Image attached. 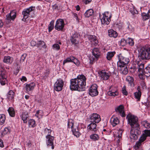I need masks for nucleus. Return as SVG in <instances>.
<instances>
[{
	"label": "nucleus",
	"mask_w": 150,
	"mask_h": 150,
	"mask_svg": "<svg viewBox=\"0 0 150 150\" xmlns=\"http://www.w3.org/2000/svg\"><path fill=\"white\" fill-rule=\"evenodd\" d=\"M86 78L83 75H79L77 78L70 80V88L72 90L81 91L86 85Z\"/></svg>",
	"instance_id": "1"
},
{
	"label": "nucleus",
	"mask_w": 150,
	"mask_h": 150,
	"mask_svg": "<svg viewBox=\"0 0 150 150\" xmlns=\"http://www.w3.org/2000/svg\"><path fill=\"white\" fill-rule=\"evenodd\" d=\"M138 58L140 60L150 59V47L146 45L138 49Z\"/></svg>",
	"instance_id": "2"
},
{
	"label": "nucleus",
	"mask_w": 150,
	"mask_h": 150,
	"mask_svg": "<svg viewBox=\"0 0 150 150\" xmlns=\"http://www.w3.org/2000/svg\"><path fill=\"white\" fill-rule=\"evenodd\" d=\"M126 119L127 120L128 124L131 127V129L140 128L138 122V118L137 117L129 113L127 115Z\"/></svg>",
	"instance_id": "3"
},
{
	"label": "nucleus",
	"mask_w": 150,
	"mask_h": 150,
	"mask_svg": "<svg viewBox=\"0 0 150 150\" xmlns=\"http://www.w3.org/2000/svg\"><path fill=\"white\" fill-rule=\"evenodd\" d=\"M119 61L117 62L118 67H123L126 66L129 62V59L128 58L126 57L121 54L118 55Z\"/></svg>",
	"instance_id": "4"
},
{
	"label": "nucleus",
	"mask_w": 150,
	"mask_h": 150,
	"mask_svg": "<svg viewBox=\"0 0 150 150\" xmlns=\"http://www.w3.org/2000/svg\"><path fill=\"white\" fill-rule=\"evenodd\" d=\"M111 17V15L108 12H105L103 13L102 15H100V18L102 24H109L110 21Z\"/></svg>",
	"instance_id": "5"
},
{
	"label": "nucleus",
	"mask_w": 150,
	"mask_h": 150,
	"mask_svg": "<svg viewBox=\"0 0 150 150\" xmlns=\"http://www.w3.org/2000/svg\"><path fill=\"white\" fill-rule=\"evenodd\" d=\"M0 67L1 69L0 71V83L2 85H5L7 81V76L6 71L3 69V67L1 64H0Z\"/></svg>",
	"instance_id": "6"
},
{
	"label": "nucleus",
	"mask_w": 150,
	"mask_h": 150,
	"mask_svg": "<svg viewBox=\"0 0 150 150\" xmlns=\"http://www.w3.org/2000/svg\"><path fill=\"white\" fill-rule=\"evenodd\" d=\"M140 128L131 129L130 131V138L132 140H136L137 139V135L141 134Z\"/></svg>",
	"instance_id": "7"
},
{
	"label": "nucleus",
	"mask_w": 150,
	"mask_h": 150,
	"mask_svg": "<svg viewBox=\"0 0 150 150\" xmlns=\"http://www.w3.org/2000/svg\"><path fill=\"white\" fill-rule=\"evenodd\" d=\"M119 92L117 87L112 86L109 88V91L108 92L109 96L114 97L118 95Z\"/></svg>",
	"instance_id": "8"
},
{
	"label": "nucleus",
	"mask_w": 150,
	"mask_h": 150,
	"mask_svg": "<svg viewBox=\"0 0 150 150\" xmlns=\"http://www.w3.org/2000/svg\"><path fill=\"white\" fill-rule=\"evenodd\" d=\"M98 86L96 84L92 85L89 89V94L92 97L96 96L98 94L97 90Z\"/></svg>",
	"instance_id": "9"
},
{
	"label": "nucleus",
	"mask_w": 150,
	"mask_h": 150,
	"mask_svg": "<svg viewBox=\"0 0 150 150\" xmlns=\"http://www.w3.org/2000/svg\"><path fill=\"white\" fill-rule=\"evenodd\" d=\"M64 85L63 81L61 79L57 80L54 85V89L57 91H61Z\"/></svg>",
	"instance_id": "10"
},
{
	"label": "nucleus",
	"mask_w": 150,
	"mask_h": 150,
	"mask_svg": "<svg viewBox=\"0 0 150 150\" xmlns=\"http://www.w3.org/2000/svg\"><path fill=\"white\" fill-rule=\"evenodd\" d=\"M64 26V21L62 19H58L56 21L55 28L58 31L62 30Z\"/></svg>",
	"instance_id": "11"
},
{
	"label": "nucleus",
	"mask_w": 150,
	"mask_h": 150,
	"mask_svg": "<svg viewBox=\"0 0 150 150\" xmlns=\"http://www.w3.org/2000/svg\"><path fill=\"white\" fill-rule=\"evenodd\" d=\"M89 120L91 122L98 123L101 121L100 115L97 113H93L90 116Z\"/></svg>",
	"instance_id": "12"
},
{
	"label": "nucleus",
	"mask_w": 150,
	"mask_h": 150,
	"mask_svg": "<svg viewBox=\"0 0 150 150\" xmlns=\"http://www.w3.org/2000/svg\"><path fill=\"white\" fill-rule=\"evenodd\" d=\"M33 6H31L25 9L23 11L22 13L23 16V18L22 19V20L24 21V19L25 20L28 17L30 13L33 11Z\"/></svg>",
	"instance_id": "13"
},
{
	"label": "nucleus",
	"mask_w": 150,
	"mask_h": 150,
	"mask_svg": "<svg viewBox=\"0 0 150 150\" xmlns=\"http://www.w3.org/2000/svg\"><path fill=\"white\" fill-rule=\"evenodd\" d=\"M46 138V144L47 146H51V148L52 149H54V146L53 145L54 137L52 136H47Z\"/></svg>",
	"instance_id": "14"
},
{
	"label": "nucleus",
	"mask_w": 150,
	"mask_h": 150,
	"mask_svg": "<svg viewBox=\"0 0 150 150\" xmlns=\"http://www.w3.org/2000/svg\"><path fill=\"white\" fill-rule=\"evenodd\" d=\"M100 75L102 79L103 80H107L111 76V74L109 72H107L104 70H102L100 72Z\"/></svg>",
	"instance_id": "15"
},
{
	"label": "nucleus",
	"mask_w": 150,
	"mask_h": 150,
	"mask_svg": "<svg viewBox=\"0 0 150 150\" xmlns=\"http://www.w3.org/2000/svg\"><path fill=\"white\" fill-rule=\"evenodd\" d=\"M115 111L119 113L122 117L125 116V114L124 111V107L122 105H121L118 106L116 108Z\"/></svg>",
	"instance_id": "16"
},
{
	"label": "nucleus",
	"mask_w": 150,
	"mask_h": 150,
	"mask_svg": "<svg viewBox=\"0 0 150 150\" xmlns=\"http://www.w3.org/2000/svg\"><path fill=\"white\" fill-rule=\"evenodd\" d=\"M91 122L88 126L87 129L96 132L98 130L97 128L96 123Z\"/></svg>",
	"instance_id": "17"
},
{
	"label": "nucleus",
	"mask_w": 150,
	"mask_h": 150,
	"mask_svg": "<svg viewBox=\"0 0 150 150\" xmlns=\"http://www.w3.org/2000/svg\"><path fill=\"white\" fill-rule=\"evenodd\" d=\"M78 39V36L77 34L75 33L71 36L70 40L72 44L76 45L79 43V41L77 40Z\"/></svg>",
	"instance_id": "18"
},
{
	"label": "nucleus",
	"mask_w": 150,
	"mask_h": 150,
	"mask_svg": "<svg viewBox=\"0 0 150 150\" xmlns=\"http://www.w3.org/2000/svg\"><path fill=\"white\" fill-rule=\"evenodd\" d=\"M88 38L89 40L94 45H96L98 43V41L96 37L92 35H89Z\"/></svg>",
	"instance_id": "19"
},
{
	"label": "nucleus",
	"mask_w": 150,
	"mask_h": 150,
	"mask_svg": "<svg viewBox=\"0 0 150 150\" xmlns=\"http://www.w3.org/2000/svg\"><path fill=\"white\" fill-rule=\"evenodd\" d=\"M35 86V84L34 82H32L29 84H27L25 85V89L27 92L32 91Z\"/></svg>",
	"instance_id": "20"
},
{
	"label": "nucleus",
	"mask_w": 150,
	"mask_h": 150,
	"mask_svg": "<svg viewBox=\"0 0 150 150\" xmlns=\"http://www.w3.org/2000/svg\"><path fill=\"white\" fill-rule=\"evenodd\" d=\"M6 19L7 20L11 21V20H13L16 17V14L13 11L11 12L10 13L6 16Z\"/></svg>",
	"instance_id": "21"
},
{
	"label": "nucleus",
	"mask_w": 150,
	"mask_h": 150,
	"mask_svg": "<svg viewBox=\"0 0 150 150\" xmlns=\"http://www.w3.org/2000/svg\"><path fill=\"white\" fill-rule=\"evenodd\" d=\"M93 55L96 59H98L100 56L101 53L98 49L95 48L92 51Z\"/></svg>",
	"instance_id": "22"
},
{
	"label": "nucleus",
	"mask_w": 150,
	"mask_h": 150,
	"mask_svg": "<svg viewBox=\"0 0 150 150\" xmlns=\"http://www.w3.org/2000/svg\"><path fill=\"white\" fill-rule=\"evenodd\" d=\"M111 124L113 127H115L119 123V120L117 117H112L110 120Z\"/></svg>",
	"instance_id": "23"
},
{
	"label": "nucleus",
	"mask_w": 150,
	"mask_h": 150,
	"mask_svg": "<svg viewBox=\"0 0 150 150\" xmlns=\"http://www.w3.org/2000/svg\"><path fill=\"white\" fill-rule=\"evenodd\" d=\"M122 132V130L120 129L119 130L115 132V134H114V136L117 138V143H119L120 142V139H121V136Z\"/></svg>",
	"instance_id": "24"
},
{
	"label": "nucleus",
	"mask_w": 150,
	"mask_h": 150,
	"mask_svg": "<svg viewBox=\"0 0 150 150\" xmlns=\"http://www.w3.org/2000/svg\"><path fill=\"white\" fill-rule=\"evenodd\" d=\"M13 61V58L9 56H5L3 60L4 62L8 64H11Z\"/></svg>",
	"instance_id": "25"
},
{
	"label": "nucleus",
	"mask_w": 150,
	"mask_h": 150,
	"mask_svg": "<svg viewBox=\"0 0 150 150\" xmlns=\"http://www.w3.org/2000/svg\"><path fill=\"white\" fill-rule=\"evenodd\" d=\"M7 98L9 100H12L15 96V93L11 90L9 91L7 94Z\"/></svg>",
	"instance_id": "26"
},
{
	"label": "nucleus",
	"mask_w": 150,
	"mask_h": 150,
	"mask_svg": "<svg viewBox=\"0 0 150 150\" xmlns=\"http://www.w3.org/2000/svg\"><path fill=\"white\" fill-rule=\"evenodd\" d=\"M115 54L116 52L114 51L108 52L106 54V58L109 61L111 60Z\"/></svg>",
	"instance_id": "27"
},
{
	"label": "nucleus",
	"mask_w": 150,
	"mask_h": 150,
	"mask_svg": "<svg viewBox=\"0 0 150 150\" xmlns=\"http://www.w3.org/2000/svg\"><path fill=\"white\" fill-rule=\"evenodd\" d=\"M109 36L111 37L116 38L117 36V33L112 29H110L108 30Z\"/></svg>",
	"instance_id": "28"
},
{
	"label": "nucleus",
	"mask_w": 150,
	"mask_h": 150,
	"mask_svg": "<svg viewBox=\"0 0 150 150\" xmlns=\"http://www.w3.org/2000/svg\"><path fill=\"white\" fill-rule=\"evenodd\" d=\"M72 131L74 135L78 137L81 135V133L79 132L78 127L72 129Z\"/></svg>",
	"instance_id": "29"
},
{
	"label": "nucleus",
	"mask_w": 150,
	"mask_h": 150,
	"mask_svg": "<svg viewBox=\"0 0 150 150\" xmlns=\"http://www.w3.org/2000/svg\"><path fill=\"white\" fill-rule=\"evenodd\" d=\"M118 68L122 74L125 75L128 73V70L126 66H123V67H118Z\"/></svg>",
	"instance_id": "30"
},
{
	"label": "nucleus",
	"mask_w": 150,
	"mask_h": 150,
	"mask_svg": "<svg viewBox=\"0 0 150 150\" xmlns=\"http://www.w3.org/2000/svg\"><path fill=\"white\" fill-rule=\"evenodd\" d=\"M126 81L130 86H132L134 85V79L132 77L130 76H127L126 78Z\"/></svg>",
	"instance_id": "31"
},
{
	"label": "nucleus",
	"mask_w": 150,
	"mask_h": 150,
	"mask_svg": "<svg viewBox=\"0 0 150 150\" xmlns=\"http://www.w3.org/2000/svg\"><path fill=\"white\" fill-rule=\"evenodd\" d=\"M28 115L26 111L23 112L22 116V118L24 123H27V119L28 117Z\"/></svg>",
	"instance_id": "32"
},
{
	"label": "nucleus",
	"mask_w": 150,
	"mask_h": 150,
	"mask_svg": "<svg viewBox=\"0 0 150 150\" xmlns=\"http://www.w3.org/2000/svg\"><path fill=\"white\" fill-rule=\"evenodd\" d=\"M93 13V10L92 9H90L86 11L84 14V15L86 17H88L92 16Z\"/></svg>",
	"instance_id": "33"
},
{
	"label": "nucleus",
	"mask_w": 150,
	"mask_h": 150,
	"mask_svg": "<svg viewBox=\"0 0 150 150\" xmlns=\"http://www.w3.org/2000/svg\"><path fill=\"white\" fill-rule=\"evenodd\" d=\"M144 74H146V76L148 77L150 76V64H149L144 69Z\"/></svg>",
	"instance_id": "34"
},
{
	"label": "nucleus",
	"mask_w": 150,
	"mask_h": 150,
	"mask_svg": "<svg viewBox=\"0 0 150 150\" xmlns=\"http://www.w3.org/2000/svg\"><path fill=\"white\" fill-rule=\"evenodd\" d=\"M10 132V130L8 127H5L2 131L1 133V134L2 136H4L6 134H9Z\"/></svg>",
	"instance_id": "35"
},
{
	"label": "nucleus",
	"mask_w": 150,
	"mask_h": 150,
	"mask_svg": "<svg viewBox=\"0 0 150 150\" xmlns=\"http://www.w3.org/2000/svg\"><path fill=\"white\" fill-rule=\"evenodd\" d=\"M28 123L29 127H34L36 125L35 121L33 119H30L28 121Z\"/></svg>",
	"instance_id": "36"
},
{
	"label": "nucleus",
	"mask_w": 150,
	"mask_h": 150,
	"mask_svg": "<svg viewBox=\"0 0 150 150\" xmlns=\"http://www.w3.org/2000/svg\"><path fill=\"white\" fill-rule=\"evenodd\" d=\"M5 119V116L4 114L0 115V125H2L4 123Z\"/></svg>",
	"instance_id": "37"
},
{
	"label": "nucleus",
	"mask_w": 150,
	"mask_h": 150,
	"mask_svg": "<svg viewBox=\"0 0 150 150\" xmlns=\"http://www.w3.org/2000/svg\"><path fill=\"white\" fill-rule=\"evenodd\" d=\"M142 143L139 141L136 142L135 145L134 146V148L135 150L141 149Z\"/></svg>",
	"instance_id": "38"
},
{
	"label": "nucleus",
	"mask_w": 150,
	"mask_h": 150,
	"mask_svg": "<svg viewBox=\"0 0 150 150\" xmlns=\"http://www.w3.org/2000/svg\"><path fill=\"white\" fill-rule=\"evenodd\" d=\"M142 16L143 18V19L145 21L148 19L150 17V13L147 14L145 13H142Z\"/></svg>",
	"instance_id": "39"
},
{
	"label": "nucleus",
	"mask_w": 150,
	"mask_h": 150,
	"mask_svg": "<svg viewBox=\"0 0 150 150\" xmlns=\"http://www.w3.org/2000/svg\"><path fill=\"white\" fill-rule=\"evenodd\" d=\"M8 111L10 116L12 117H13L14 116L15 113L13 110V108H9L8 110Z\"/></svg>",
	"instance_id": "40"
},
{
	"label": "nucleus",
	"mask_w": 150,
	"mask_h": 150,
	"mask_svg": "<svg viewBox=\"0 0 150 150\" xmlns=\"http://www.w3.org/2000/svg\"><path fill=\"white\" fill-rule=\"evenodd\" d=\"M90 138L95 141L98 140L99 139V136L97 134H93L91 135L90 136Z\"/></svg>",
	"instance_id": "41"
},
{
	"label": "nucleus",
	"mask_w": 150,
	"mask_h": 150,
	"mask_svg": "<svg viewBox=\"0 0 150 150\" xmlns=\"http://www.w3.org/2000/svg\"><path fill=\"white\" fill-rule=\"evenodd\" d=\"M134 95L135 98L137 99L138 100H139L140 99L141 92L140 91H138L137 92L134 93Z\"/></svg>",
	"instance_id": "42"
},
{
	"label": "nucleus",
	"mask_w": 150,
	"mask_h": 150,
	"mask_svg": "<svg viewBox=\"0 0 150 150\" xmlns=\"http://www.w3.org/2000/svg\"><path fill=\"white\" fill-rule=\"evenodd\" d=\"M73 59H74V57L72 56L67 58L63 62V64L64 65L65 63L67 62H72Z\"/></svg>",
	"instance_id": "43"
},
{
	"label": "nucleus",
	"mask_w": 150,
	"mask_h": 150,
	"mask_svg": "<svg viewBox=\"0 0 150 150\" xmlns=\"http://www.w3.org/2000/svg\"><path fill=\"white\" fill-rule=\"evenodd\" d=\"M54 21L52 20L51 21L48 26V29L49 32L51 31L54 28Z\"/></svg>",
	"instance_id": "44"
},
{
	"label": "nucleus",
	"mask_w": 150,
	"mask_h": 150,
	"mask_svg": "<svg viewBox=\"0 0 150 150\" xmlns=\"http://www.w3.org/2000/svg\"><path fill=\"white\" fill-rule=\"evenodd\" d=\"M74 123L73 121L71 120H69L67 123L68 127L69 128H71L73 129V127Z\"/></svg>",
	"instance_id": "45"
},
{
	"label": "nucleus",
	"mask_w": 150,
	"mask_h": 150,
	"mask_svg": "<svg viewBox=\"0 0 150 150\" xmlns=\"http://www.w3.org/2000/svg\"><path fill=\"white\" fill-rule=\"evenodd\" d=\"M146 136L144 135V134H142L141 137H140L138 141L139 142H140L142 143L146 140Z\"/></svg>",
	"instance_id": "46"
},
{
	"label": "nucleus",
	"mask_w": 150,
	"mask_h": 150,
	"mask_svg": "<svg viewBox=\"0 0 150 150\" xmlns=\"http://www.w3.org/2000/svg\"><path fill=\"white\" fill-rule=\"evenodd\" d=\"M138 67H139V69L138 71L139 72H140V73L142 72V71H144L143 70V69L144 67V64H143L141 63L139 65H137Z\"/></svg>",
	"instance_id": "47"
},
{
	"label": "nucleus",
	"mask_w": 150,
	"mask_h": 150,
	"mask_svg": "<svg viewBox=\"0 0 150 150\" xmlns=\"http://www.w3.org/2000/svg\"><path fill=\"white\" fill-rule=\"evenodd\" d=\"M40 46L45 47V43L43 41H38V43H37V47H39Z\"/></svg>",
	"instance_id": "48"
},
{
	"label": "nucleus",
	"mask_w": 150,
	"mask_h": 150,
	"mask_svg": "<svg viewBox=\"0 0 150 150\" xmlns=\"http://www.w3.org/2000/svg\"><path fill=\"white\" fill-rule=\"evenodd\" d=\"M143 134L146 136L147 137L150 136V130H145L143 133Z\"/></svg>",
	"instance_id": "49"
},
{
	"label": "nucleus",
	"mask_w": 150,
	"mask_h": 150,
	"mask_svg": "<svg viewBox=\"0 0 150 150\" xmlns=\"http://www.w3.org/2000/svg\"><path fill=\"white\" fill-rule=\"evenodd\" d=\"M27 54H24L22 55L20 60V62L21 63H22V62L24 61L27 56Z\"/></svg>",
	"instance_id": "50"
},
{
	"label": "nucleus",
	"mask_w": 150,
	"mask_h": 150,
	"mask_svg": "<svg viewBox=\"0 0 150 150\" xmlns=\"http://www.w3.org/2000/svg\"><path fill=\"white\" fill-rule=\"evenodd\" d=\"M60 46L57 44H55L52 45V48L53 49L58 50L60 49Z\"/></svg>",
	"instance_id": "51"
},
{
	"label": "nucleus",
	"mask_w": 150,
	"mask_h": 150,
	"mask_svg": "<svg viewBox=\"0 0 150 150\" xmlns=\"http://www.w3.org/2000/svg\"><path fill=\"white\" fill-rule=\"evenodd\" d=\"M122 92L123 95L125 96H127V95L128 92L126 90V86H124L122 88Z\"/></svg>",
	"instance_id": "52"
},
{
	"label": "nucleus",
	"mask_w": 150,
	"mask_h": 150,
	"mask_svg": "<svg viewBox=\"0 0 150 150\" xmlns=\"http://www.w3.org/2000/svg\"><path fill=\"white\" fill-rule=\"evenodd\" d=\"M51 131V129H48L47 128H46L45 130V134H47V136H51L50 135Z\"/></svg>",
	"instance_id": "53"
},
{
	"label": "nucleus",
	"mask_w": 150,
	"mask_h": 150,
	"mask_svg": "<svg viewBox=\"0 0 150 150\" xmlns=\"http://www.w3.org/2000/svg\"><path fill=\"white\" fill-rule=\"evenodd\" d=\"M61 7L60 6H58L55 4L52 6V8L53 10H60Z\"/></svg>",
	"instance_id": "54"
},
{
	"label": "nucleus",
	"mask_w": 150,
	"mask_h": 150,
	"mask_svg": "<svg viewBox=\"0 0 150 150\" xmlns=\"http://www.w3.org/2000/svg\"><path fill=\"white\" fill-rule=\"evenodd\" d=\"M72 62H73L77 66H79L80 64V62L79 61L74 57V59H73V60H72Z\"/></svg>",
	"instance_id": "55"
},
{
	"label": "nucleus",
	"mask_w": 150,
	"mask_h": 150,
	"mask_svg": "<svg viewBox=\"0 0 150 150\" xmlns=\"http://www.w3.org/2000/svg\"><path fill=\"white\" fill-rule=\"evenodd\" d=\"M139 77L140 79H143L144 78V75L146 76V74H144V71H142V72L140 73L139 72Z\"/></svg>",
	"instance_id": "56"
},
{
	"label": "nucleus",
	"mask_w": 150,
	"mask_h": 150,
	"mask_svg": "<svg viewBox=\"0 0 150 150\" xmlns=\"http://www.w3.org/2000/svg\"><path fill=\"white\" fill-rule=\"evenodd\" d=\"M128 43L130 45H133L134 44V42L132 38H128Z\"/></svg>",
	"instance_id": "57"
},
{
	"label": "nucleus",
	"mask_w": 150,
	"mask_h": 150,
	"mask_svg": "<svg viewBox=\"0 0 150 150\" xmlns=\"http://www.w3.org/2000/svg\"><path fill=\"white\" fill-rule=\"evenodd\" d=\"M133 10H130V11L131 12V13L133 14H134V13L136 14L138 13L137 11L135 9V8H134V7H133Z\"/></svg>",
	"instance_id": "58"
},
{
	"label": "nucleus",
	"mask_w": 150,
	"mask_h": 150,
	"mask_svg": "<svg viewBox=\"0 0 150 150\" xmlns=\"http://www.w3.org/2000/svg\"><path fill=\"white\" fill-rule=\"evenodd\" d=\"M27 144L29 147H31L32 146H34L35 144V142L33 143V142L30 141L28 142L27 143Z\"/></svg>",
	"instance_id": "59"
},
{
	"label": "nucleus",
	"mask_w": 150,
	"mask_h": 150,
	"mask_svg": "<svg viewBox=\"0 0 150 150\" xmlns=\"http://www.w3.org/2000/svg\"><path fill=\"white\" fill-rule=\"evenodd\" d=\"M30 44L31 46H35L36 45H37L36 42L34 40H32Z\"/></svg>",
	"instance_id": "60"
},
{
	"label": "nucleus",
	"mask_w": 150,
	"mask_h": 150,
	"mask_svg": "<svg viewBox=\"0 0 150 150\" xmlns=\"http://www.w3.org/2000/svg\"><path fill=\"white\" fill-rule=\"evenodd\" d=\"M72 13L73 16L75 17V18H76V20H78V18L77 14L74 12H72Z\"/></svg>",
	"instance_id": "61"
},
{
	"label": "nucleus",
	"mask_w": 150,
	"mask_h": 150,
	"mask_svg": "<svg viewBox=\"0 0 150 150\" xmlns=\"http://www.w3.org/2000/svg\"><path fill=\"white\" fill-rule=\"evenodd\" d=\"M141 85L142 87H144L146 86L145 83L143 81H142L141 82Z\"/></svg>",
	"instance_id": "62"
},
{
	"label": "nucleus",
	"mask_w": 150,
	"mask_h": 150,
	"mask_svg": "<svg viewBox=\"0 0 150 150\" xmlns=\"http://www.w3.org/2000/svg\"><path fill=\"white\" fill-rule=\"evenodd\" d=\"M90 64L92 65L93 64V61L95 60V59L93 58H90Z\"/></svg>",
	"instance_id": "63"
},
{
	"label": "nucleus",
	"mask_w": 150,
	"mask_h": 150,
	"mask_svg": "<svg viewBox=\"0 0 150 150\" xmlns=\"http://www.w3.org/2000/svg\"><path fill=\"white\" fill-rule=\"evenodd\" d=\"M4 146L3 141L1 139H0V147H3Z\"/></svg>",
	"instance_id": "64"
}]
</instances>
